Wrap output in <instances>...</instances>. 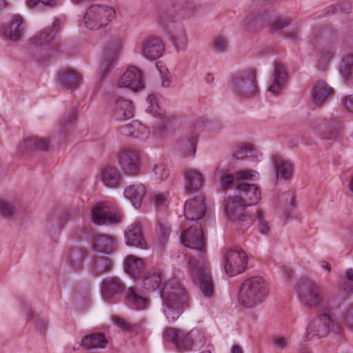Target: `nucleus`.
<instances>
[{"label":"nucleus","instance_id":"72a5a7b5","mask_svg":"<svg viewBox=\"0 0 353 353\" xmlns=\"http://www.w3.org/2000/svg\"><path fill=\"white\" fill-rule=\"evenodd\" d=\"M59 21H54L50 29L46 28L39 34L32 38V43L37 46H43L50 43L56 38V35L59 30Z\"/></svg>","mask_w":353,"mask_h":353},{"label":"nucleus","instance_id":"4468645a","mask_svg":"<svg viewBox=\"0 0 353 353\" xmlns=\"http://www.w3.org/2000/svg\"><path fill=\"white\" fill-rule=\"evenodd\" d=\"M270 23V14L265 10L248 12L241 21L244 29L248 31H257Z\"/></svg>","mask_w":353,"mask_h":353},{"label":"nucleus","instance_id":"cd10ccee","mask_svg":"<svg viewBox=\"0 0 353 353\" xmlns=\"http://www.w3.org/2000/svg\"><path fill=\"white\" fill-rule=\"evenodd\" d=\"M134 108L132 101L117 97L114 99V115L117 120L129 119L133 117Z\"/></svg>","mask_w":353,"mask_h":353},{"label":"nucleus","instance_id":"8fccbe9b","mask_svg":"<svg viewBox=\"0 0 353 353\" xmlns=\"http://www.w3.org/2000/svg\"><path fill=\"white\" fill-rule=\"evenodd\" d=\"M150 201L157 210H162L169 204V199L166 192H154L150 195Z\"/></svg>","mask_w":353,"mask_h":353},{"label":"nucleus","instance_id":"6e6d98bb","mask_svg":"<svg viewBox=\"0 0 353 353\" xmlns=\"http://www.w3.org/2000/svg\"><path fill=\"white\" fill-rule=\"evenodd\" d=\"M171 40L177 50L185 49L187 44V37L183 30L172 35Z\"/></svg>","mask_w":353,"mask_h":353},{"label":"nucleus","instance_id":"20e7f679","mask_svg":"<svg viewBox=\"0 0 353 353\" xmlns=\"http://www.w3.org/2000/svg\"><path fill=\"white\" fill-rule=\"evenodd\" d=\"M269 294V286L261 276H252L245 280L239 289V301L248 308L263 303Z\"/></svg>","mask_w":353,"mask_h":353},{"label":"nucleus","instance_id":"dca6fc26","mask_svg":"<svg viewBox=\"0 0 353 353\" xmlns=\"http://www.w3.org/2000/svg\"><path fill=\"white\" fill-rule=\"evenodd\" d=\"M239 199L246 206L257 204L261 199V194L255 184L242 181L235 191Z\"/></svg>","mask_w":353,"mask_h":353},{"label":"nucleus","instance_id":"5701e85b","mask_svg":"<svg viewBox=\"0 0 353 353\" xmlns=\"http://www.w3.org/2000/svg\"><path fill=\"white\" fill-rule=\"evenodd\" d=\"M334 89L329 86L327 83L323 81H316L311 91V94L314 102L317 105L323 104L333 94Z\"/></svg>","mask_w":353,"mask_h":353},{"label":"nucleus","instance_id":"ddd939ff","mask_svg":"<svg viewBox=\"0 0 353 353\" xmlns=\"http://www.w3.org/2000/svg\"><path fill=\"white\" fill-rule=\"evenodd\" d=\"M248 264V256L241 248L230 250L225 256V271L230 276L243 272Z\"/></svg>","mask_w":353,"mask_h":353},{"label":"nucleus","instance_id":"774afa93","mask_svg":"<svg viewBox=\"0 0 353 353\" xmlns=\"http://www.w3.org/2000/svg\"><path fill=\"white\" fill-rule=\"evenodd\" d=\"M343 102L347 110L353 112V95L345 97Z\"/></svg>","mask_w":353,"mask_h":353},{"label":"nucleus","instance_id":"f8f14e48","mask_svg":"<svg viewBox=\"0 0 353 353\" xmlns=\"http://www.w3.org/2000/svg\"><path fill=\"white\" fill-rule=\"evenodd\" d=\"M94 223L101 225L117 224L121 221V216L117 210L106 202L97 203L91 212Z\"/></svg>","mask_w":353,"mask_h":353},{"label":"nucleus","instance_id":"0eeeda50","mask_svg":"<svg viewBox=\"0 0 353 353\" xmlns=\"http://www.w3.org/2000/svg\"><path fill=\"white\" fill-rule=\"evenodd\" d=\"M223 207L225 218L237 231L244 232L254 223L253 217L245 209L247 206L243 205L236 194L225 199Z\"/></svg>","mask_w":353,"mask_h":353},{"label":"nucleus","instance_id":"052dcab7","mask_svg":"<svg viewBox=\"0 0 353 353\" xmlns=\"http://www.w3.org/2000/svg\"><path fill=\"white\" fill-rule=\"evenodd\" d=\"M273 343L277 350H285L290 343V340L281 336H276L273 338Z\"/></svg>","mask_w":353,"mask_h":353},{"label":"nucleus","instance_id":"1a4fd4ad","mask_svg":"<svg viewBox=\"0 0 353 353\" xmlns=\"http://www.w3.org/2000/svg\"><path fill=\"white\" fill-rule=\"evenodd\" d=\"M197 332L192 330L185 332L176 327H167L163 333V339L172 343L178 352L183 353L192 351L196 345Z\"/></svg>","mask_w":353,"mask_h":353},{"label":"nucleus","instance_id":"79ce46f5","mask_svg":"<svg viewBox=\"0 0 353 353\" xmlns=\"http://www.w3.org/2000/svg\"><path fill=\"white\" fill-rule=\"evenodd\" d=\"M211 47L217 53H225L229 49V39L226 35L219 34L213 37Z\"/></svg>","mask_w":353,"mask_h":353},{"label":"nucleus","instance_id":"c85d7f7f","mask_svg":"<svg viewBox=\"0 0 353 353\" xmlns=\"http://www.w3.org/2000/svg\"><path fill=\"white\" fill-rule=\"evenodd\" d=\"M145 188L141 184H133L123 191V194L128 199L135 208H139L141 205L143 199L145 195Z\"/></svg>","mask_w":353,"mask_h":353},{"label":"nucleus","instance_id":"bb28decb","mask_svg":"<svg viewBox=\"0 0 353 353\" xmlns=\"http://www.w3.org/2000/svg\"><path fill=\"white\" fill-rule=\"evenodd\" d=\"M286 83V73L280 63H274V74L272 83L268 88V91L275 95H279Z\"/></svg>","mask_w":353,"mask_h":353},{"label":"nucleus","instance_id":"a18cd8bd","mask_svg":"<svg viewBox=\"0 0 353 353\" xmlns=\"http://www.w3.org/2000/svg\"><path fill=\"white\" fill-rule=\"evenodd\" d=\"M111 263L105 256H96L93 259V271L96 274H101L110 270Z\"/></svg>","mask_w":353,"mask_h":353},{"label":"nucleus","instance_id":"f3484780","mask_svg":"<svg viewBox=\"0 0 353 353\" xmlns=\"http://www.w3.org/2000/svg\"><path fill=\"white\" fill-rule=\"evenodd\" d=\"M118 161L124 173L136 175L139 170V152L134 150H123L118 156Z\"/></svg>","mask_w":353,"mask_h":353},{"label":"nucleus","instance_id":"3c124183","mask_svg":"<svg viewBox=\"0 0 353 353\" xmlns=\"http://www.w3.org/2000/svg\"><path fill=\"white\" fill-rule=\"evenodd\" d=\"M112 321L121 329L127 332L137 333L140 329V326L138 324H132L118 316H112Z\"/></svg>","mask_w":353,"mask_h":353},{"label":"nucleus","instance_id":"a211bd4d","mask_svg":"<svg viewBox=\"0 0 353 353\" xmlns=\"http://www.w3.org/2000/svg\"><path fill=\"white\" fill-rule=\"evenodd\" d=\"M256 175L257 172L254 170H241L234 175L223 172L220 176V185L224 190L233 187H235L236 190L242 181L254 180Z\"/></svg>","mask_w":353,"mask_h":353},{"label":"nucleus","instance_id":"58836bf2","mask_svg":"<svg viewBox=\"0 0 353 353\" xmlns=\"http://www.w3.org/2000/svg\"><path fill=\"white\" fill-rule=\"evenodd\" d=\"M17 211V202L15 200L0 199V217L12 219Z\"/></svg>","mask_w":353,"mask_h":353},{"label":"nucleus","instance_id":"f03ea898","mask_svg":"<svg viewBox=\"0 0 353 353\" xmlns=\"http://www.w3.org/2000/svg\"><path fill=\"white\" fill-rule=\"evenodd\" d=\"M298 296L301 303L310 310L333 309L334 298L324 287L315 281L303 278L298 287Z\"/></svg>","mask_w":353,"mask_h":353},{"label":"nucleus","instance_id":"ea45409f","mask_svg":"<svg viewBox=\"0 0 353 353\" xmlns=\"http://www.w3.org/2000/svg\"><path fill=\"white\" fill-rule=\"evenodd\" d=\"M143 269V262L140 258L129 255L124 261V270L132 277L139 274Z\"/></svg>","mask_w":353,"mask_h":353},{"label":"nucleus","instance_id":"a19ab883","mask_svg":"<svg viewBox=\"0 0 353 353\" xmlns=\"http://www.w3.org/2000/svg\"><path fill=\"white\" fill-rule=\"evenodd\" d=\"M170 3H180L181 8L178 12L179 19L191 17L196 10V5L192 0H169Z\"/></svg>","mask_w":353,"mask_h":353},{"label":"nucleus","instance_id":"2f4dec72","mask_svg":"<svg viewBox=\"0 0 353 353\" xmlns=\"http://www.w3.org/2000/svg\"><path fill=\"white\" fill-rule=\"evenodd\" d=\"M80 81V76L72 69L65 68L58 73V82L63 88L74 89Z\"/></svg>","mask_w":353,"mask_h":353},{"label":"nucleus","instance_id":"13d9d810","mask_svg":"<svg viewBox=\"0 0 353 353\" xmlns=\"http://www.w3.org/2000/svg\"><path fill=\"white\" fill-rule=\"evenodd\" d=\"M153 172L157 178L160 180H165L170 175V171L165 165L159 163L154 165Z\"/></svg>","mask_w":353,"mask_h":353},{"label":"nucleus","instance_id":"680f3d73","mask_svg":"<svg viewBox=\"0 0 353 353\" xmlns=\"http://www.w3.org/2000/svg\"><path fill=\"white\" fill-rule=\"evenodd\" d=\"M76 110L72 108L63 115V123L65 125L72 124L76 121Z\"/></svg>","mask_w":353,"mask_h":353},{"label":"nucleus","instance_id":"e2e57ef3","mask_svg":"<svg viewBox=\"0 0 353 353\" xmlns=\"http://www.w3.org/2000/svg\"><path fill=\"white\" fill-rule=\"evenodd\" d=\"M51 3V0H28L27 5L30 8H41L48 6Z\"/></svg>","mask_w":353,"mask_h":353},{"label":"nucleus","instance_id":"c03bdc74","mask_svg":"<svg viewBox=\"0 0 353 353\" xmlns=\"http://www.w3.org/2000/svg\"><path fill=\"white\" fill-rule=\"evenodd\" d=\"M132 128H136L141 130L143 134H147L145 126L137 121H133L130 123L125 124L119 127V130L120 133L126 137H137V134H134Z\"/></svg>","mask_w":353,"mask_h":353},{"label":"nucleus","instance_id":"423d86ee","mask_svg":"<svg viewBox=\"0 0 353 353\" xmlns=\"http://www.w3.org/2000/svg\"><path fill=\"white\" fill-rule=\"evenodd\" d=\"M333 309L323 310L314 317L306 327L303 336L305 341L313 338H323L330 333L339 334L340 326L337 321L333 319L332 311Z\"/></svg>","mask_w":353,"mask_h":353},{"label":"nucleus","instance_id":"f704fd0d","mask_svg":"<svg viewBox=\"0 0 353 353\" xmlns=\"http://www.w3.org/2000/svg\"><path fill=\"white\" fill-rule=\"evenodd\" d=\"M24 312L27 315V321L31 323L36 330L41 334H44L48 325V321L44 316L39 314H35L31 310L30 305L24 307Z\"/></svg>","mask_w":353,"mask_h":353},{"label":"nucleus","instance_id":"5fc2aeb1","mask_svg":"<svg viewBox=\"0 0 353 353\" xmlns=\"http://www.w3.org/2000/svg\"><path fill=\"white\" fill-rule=\"evenodd\" d=\"M193 134L190 136L186 143L185 153L187 156H194L196 152L198 133L196 128L193 130Z\"/></svg>","mask_w":353,"mask_h":353},{"label":"nucleus","instance_id":"412c9836","mask_svg":"<svg viewBox=\"0 0 353 353\" xmlns=\"http://www.w3.org/2000/svg\"><path fill=\"white\" fill-rule=\"evenodd\" d=\"M125 285L122 281L116 276L108 277L101 283V294L103 299L108 301L116 294L125 291Z\"/></svg>","mask_w":353,"mask_h":353},{"label":"nucleus","instance_id":"69168bd1","mask_svg":"<svg viewBox=\"0 0 353 353\" xmlns=\"http://www.w3.org/2000/svg\"><path fill=\"white\" fill-rule=\"evenodd\" d=\"M343 316L347 321L353 323V303L349 304L345 308Z\"/></svg>","mask_w":353,"mask_h":353},{"label":"nucleus","instance_id":"49530a36","mask_svg":"<svg viewBox=\"0 0 353 353\" xmlns=\"http://www.w3.org/2000/svg\"><path fill=\"white\" fill-rule=\"evenodd\" d=\"M212 204L205 196L200 195V221L205 223L206 220L211 219L213 216Z\"/></svg>","mask_w":353,"mask_h":353},{"label":"nucleus","instance_id":"c756f323","mask_svg":"<svg viewBox=\"0 0 353 353\" xmlns=\"http://www.w3.org/2000/svg\"><path fill=\"white\" fill-rule=\"evenodd\" d=\"M171 4L170 6L166 5L165 7L160 8L157 14V23L164 28H166L169 24L177 22L180 19L174 3Z\"/></svg>","mask_w":353,"mask_h":353},{"label":"nucleus","instance_id":"6e6552de","mask_svg":"<svg viewBox=\"0 0 353 353\" xmlns=\"http://www.w3.org/2000/svg\"><path fill=\"white\" fill-rule=\"evenodd\" d=\"M228 85L234 93L241 97L254 96L258 91L256 72L247 69L233 74Z\"/></svg>","mask_w":353,"mask_h":353},{"label":"nucleus","instance_id":"4d7b16f0","mask_svg":"<svg viewBox=\"0 0 353 353\" xmlns=\"http://www.w3.org/2000/svg\"><path fill=\"white\" fill-rule=\"evenodd\" d=\"M292 22L291 17H279L270 23L274 30H279L289 26Z\"/></svg>","mask_w":353,"mask_h":353},{"label":"nucleus","instance_id":"37998d69","mask_svg":"<svg viewBox=\"0 0 353 353\" xmlns=\"http://www.w3.org/2000/svg\"><path fill=\"white\" fill-rule=\"evenodd\" d=\"M185 190L189 193L196 192L199 188V172L193 170L187 171L185 174Z\"/></svg>","mask_w":353,"mask_h":353},{"label":"nucleus","instance_id":"338daca9","mask_svg":"<svg viewBox=\"0 0 353 353\" xmlns=\"http://www.w3.org/2000/svg\"><path fill=\"white\" fill-rule=\"evenodd\" d=\"M212 123L207 118L202 117L200 119V130L208 131L210 130Z\"/></svg>","mask_w":353,"mask_h":353},{"label":"nucleus","instance_id":"4be33fe9","mask_svg":"<svg viewBox=\"0 0 353 353\" xmlns=\"http://www.w3.org/2000/svg\"><path fill=\"white\" fill-rule=\"evenodd\" d=\"M125 302L136 310H145L150 305V300L139 294L134 287L128 288L125 292Z\"/></svg>","mask_w":353,"mask_h":353},{"label":"nucleus","instance_id":"2eb2a0df","mask_svg":"<svg viewBox=\"0 0 353 353\" xmlns=\"http://www.w3.org/2000/svg\"><path fill=\"white\" fill-rule=\"evenodd\" d=\"M165 51V46L159 37L149 36L141 43V53L149 60H155L161 57Z\"/></svg>","mask_w":353,"mask_h":353},{"label":"nucleus","instance_id":"6ab92c4d","mask_svg":"<svg viewBox=\"0 0 353 353\" xmlns=\"http://www.w3.org/2000/svg\"><path fill=\"white\" fill-rule=\"evenodd\" d=\"M119 87L130 88L136 92L143 88L142 73L134 66L128 68L119 81Z\"/></svg>","mask_w":353,"mask_h":353},{"label":"nucleus","instance_id":"7ed1b4c3","mask_svg":"<svg viewBox=\"0 0 353 353\" xmlns=\"http://www.w3.org/2000/svg\"><path fill=\"white\" fill-rule=\"evenodd\" d=\"M163 313L170 322L177 320L184 311L188 303V295L181 285L173 281L166 282L161 292Z\"/></svg>","mask_w":353,"mask_h":353},{"label":"nucleus","instance_id":"a878e982","mask_svg":"<svg viewBox=\"0 0 353 353\" xmlns=\"http://www.w3.org/2000/svg\"><path fill=\"white\" fill-rule=\"evenodd\" d=\"M50 140L47 138H43L38 136H30L26 137L23 143L19 147V150L23 154V149L29 151L39 150L46 152L49 149Z\"/></svg>","mask_w":353,"mask_h":353},{"label":"nucleus","instance_id":"0e129e2a","mask_svg":"<svg viewBox=\"0 0 353 353\" xmlns=\"http://www.w3.org/2000/svg\"><path fill=\"white\" fill-rule=\"evenodd\" d=\"M286 37L292 41H296L301 39L299 28H292L286 32Z\"/></svg>","mask_w":353,"mask_h":353},{"label":"nucleus","instance_id":"864d4df0","mask_svg":"<svg viewBox=\"0 0 353 353\" xmlns=\"http://www.w3.org/2000/svg\"><path fill=\"white\" fill-rule=\"evenodd\" d=\"M253 148L247 144L238 146L232 152V156L236 159H243L254 155Z\"/></svg>","mask_w":353,"mask_h":353},{"label":"nucleus","instance_id":"7c9ffc66","mask_svg":"<svg viewBox=\"0 0 353 353\" xmlns=\"http://www.w3.org/2000/svg\"><path fill=\"white\" fill-rule=\"evenodd\" d=\"M162 284V274L158 269H152L144 274L141 285L148 292H154L160 288Z\"/></svg>","mask_w":353,"mask_h":353},{"label":"nucleus","instance_id":"9b49d317","mask_svg":"<svg viewBox=\"0 0 353 353\" xmlns=\"http://www.w3.org/2000/svg\"><path fill=\"white\" fill-rule=\"evenodd\" d=\"M123 40L119 37L111 38L106 43L99 71V79L101 80L105 79L117 64Z\"/></svg>","mask_w":353,"mask_h":353},{"label":"nucleus","instance_id":"c9c22d12","mask_svg":"<svg viewBox=\"0 0 353 353\" xmlns=\"http://www.w3.org/2000/svg\"><path fill=\"white\" fill-rule=\"evenodd\" d=\"M273 163L277 178L288 180L292 176V167L290 162L276 157L274 158Z\"/></svg>","mask_w":353,"mask_h":353},{"label":"nucleus","instance_id":"4c0bfd02","mask_svg":"<svg viewBox=\"0 0 353 353\" xmlns=\"http://www.w3.org/2000/svg\"><path fill=\"white\" fill-rule=\"evenodd\" d=\"M70 213L64 210L57 216H52L48 223V228L51 232H59L70 219Z\"/></svg>","mask_w":353,"mask_h":353},{"label":"nucleus","instance_id":"39448f33","mask_svg":"<svg viewBox=\"0 0 353 353\" xmlns=\"http://www.w3.org/2000/svg\"><path fill=\"white\" fill-rule=\"evenodd\" d=\"M201 226L200 223V295L210 301L215 297L216 285L208 254L206 238Z\"/></svg>","mask_w":353,"mask_h":353},{"label":"nucleus","instance_id":"09e8293b","mask_svg":"<svg viewBox=\"0 0 353 353\" xmlns=\"http://www.w3.org/2000/svg\"><path fill=\"white\" fill-rule=\"evenodd\" d=\"M84 255L85 252L82 249H74L69 252L68 259L73 269L77 270L82 265Z\"/></svg>","mask_w":353,"mask_h":353},{"label":"nucleus","instance_id":"9d476101","mask_svg":"<svg viewBox=\"0 0 353 353\" xmlns=\"http://www.w3.org/2000/svg\"><path fill=\"white\" fill-rule=\"evenodd\" d=\"M116 17L115 10L105 4H92L84 14V24L90 30L106 26Z\"/></svg>","mask_w":353,"mask_h":353},{"label":"nucleus","instance_id":"e433bc0d","mask_svg":"<svg viewBox=\"0 0 353 353\" xmlns=\"http://www.w3.org/2000/svg\"><path fill=\"white\" fill-rule=\"evenodd\" d=\"M108 340L103 334L92 333L84 336L81 340V345L85 348L101 347L106 346Z\"/></svg>","mask_w":353,"mask_h":353},{"label":"nucleus","instance_id":"aec40b11","mask_svg":"<svg viewBox=\"0 0 353 353\" xmlns=\"http://www.w3.org/2000/svg\"><path fill=\"white\" fill-rule=\"evenodd\" d=\"M23 19L19 15L13 17L12 21L1 28V34L12 41H19L23 37L24 28L22 24Z\"/></svg>","mask_w":353,"mask_h":353},{"label":"nucleus","instance_id":"bf43d9fd","mask_svg":"<svg viewBox=\"0 0 353 353\" xmlns=\"http://www.w3.org/2000/svg\"><path fill=\"white\" fill-rule=\"evenodd\" d=\"M159 241L161 244L163 245L168 241V236L170 234V228L165 224L159 223Z\"/></svg>","mask_w":353,"mask_h":353},{"label":"nucleus","instance_id":"b1692460","mask_svg":"<svg viewBox=\"0 0 353 353\" xmlns=\"http://www.w3.org/2000/svg\"><path fill=\"white\" fill-rule=\"evenodd\" d=\"M92 245L96 252L109 254L114 250V239L108 234H97L92 238Z\"/></svg>","mask_w":353,"mask_h":353},{"label":"nucleus","instance_id":"393cba45","mask_svg":"<svg viewBox=\"0 0 353 353\" xmlns=\"http://www.w3.org/2000/svg\"><path fill=\"white\" fill-rule=\"evenodd\" d=\"M101 178L103 185L110 188H117L122 181L119 170L112 165H107L102 169Z\"/></svg>","mask_w":353,"mask_h":353},{"label":"nucleus","instance_id":"de8ad7c7","mask_svg":"<svg viewBox=\"0 0 353 353\" xmlns=\"http://www.w3.org/2000/svg\"><path fill=\"white\" fill-rule=\"evenodd\" d=\"M343 65L340 71L345 81H349L353 76V54H347L343 59Z\"/></svg>","mask_w":353,"mask_h":353},{"label":"nucleus","instance_id":"473e14b6","mask_svg":"<svg viewBox=\"0 0 353 353\" xmlns=\"http://www.w3.org/2000/svg\"><path fill=\"white\" fill-rule=\"evenodd\" d=\"M125 238L128 245L143 248L145 245L141 227L137 223L132 224L127 228Z\"/></svg>","mask_w":353,"mask_h":353},{"label":"nucleus","instance_id":"f257e3e1","mask_svg":"<svg viewBox=\"0 0 353 353\" xmlns=\"http://www.w3.org/2000/svg\"><path fill=\"white\" fill-rule=\"evenodd\" d=\"M184 214L187 220L184 226L187 228L181 235V243L195 252V255L186 252L187 270L194 283L199 281V201L196 196L187 200L184 205Z\"/></svg>","mask_w":353,"mask_h":353},{"label":"nucleus","instance_id":"603ef678","mask_svg":"<svg viewBox=\"0 0 353 353\" xmlns=\"http://www.w3.org/2000/svg\"><path fill=\"white\" fill-rule=\"evenodd\" d=\"M256 220L258 223V230L262 234H267L270 231V225L266 220L264 212L257 210L256 212Z\"/></svg>","mask_w":353,"mask_h":353}]
</instances>
